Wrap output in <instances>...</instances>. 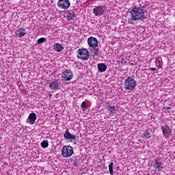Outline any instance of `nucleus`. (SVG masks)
I'll list each match as a JSON object with an SVG mask.
<instances>
[{
    "label": "nucleus",
    "mask_w": 175,
    "mask_h": 175,
    "mask_svg": "<svg viewBox=\"0 0 175 175\" xmlns=\"http://www.w3.org/2000/svg\"><path fill=\"white\" fill-rule=\"evenodd\" d=\"M129 13L130 14V21H144V20H147V16L144 14V10L142 7L135 5Z\"/></svg>",
    "instance_id": "1"
},
{
    "label": "nucleus",
    "mask_w": 175,
    "mask_h": 175,
    "mask_svg": "<svg viewBox=\"0 0 175 175\" xmlns=\"http://www.w3.org/2000/svg\"><path fill=\"white\" fill-rule=\"evenodd\" d=\"M137 85V83L136 80L133 79L131 77H128L127 79H125L124 83V91L131 92V91H133L136 88Z\"/></svg>",
    "instance_id": "2"
},
{
    "label": "nucleus",
    "mask_w": 175,
    "mask_h": 175,
    "mask_svg": "<svg viewBox=\"0 0 175 175\" xmlns=\"http://www.w3.org/2000/svg\"><path fill=\"white\" fill-rule=\"evenodd\" d=\"M74 153L73 147L70 146H64L62 148V155L63 158H70Z\"/></svg>",
    "instance_id": "3"
},
{
    "label": "nucleus",
    "mask_w": 175,
    "mask_h": 175,
    "mask_svg": "<svg viewBox=\"0 0 175 175\" xmlns=\"http://www.w3.org/2000/svg\"><path fill=\"white\" fill-rule=\"evenodd\" d=\"M77 58L83 59V61H87L90 56L91 55L90 51L85 49H79L77 50Z\"/></svg>",
    "instance_id": "4"
},
{
    "label": "nucleus",
    "mask_w": 175,
    "mask_h": 175,
    "mask_svg": "<svg viewBox=\"0 0 175 175\" xmlns=\"http://www.w3.org/2000/svg\"><path fill=\"white\" fill-rule=\"evenodd\" d=\"M163 165V163H162V160L159 159H156L152 161V166L156 172H161V170H163L164 167Z\"/></svg>",
    "instance_id": "5"
},
{
    "label": "nucleus",
    "mask_w": 175,
    "mask_h": 175,
    "mask_svg": "<svg viewBox=\"0 0 175 175\" xmlns=\"http://www.w3.org/2000/svg\"><path fill=\"white\" fill-rule=\"evenodd\" d=\"M73 79V72L70 69L64 70L62 74V80L64 81H70Z\"/></svg>",
    "instance_id": "6"
},
{
    "label": "nucleus",
    "mask_w": 175,
    "mask_h": 175,
    "mask_svg": "<svg viewBox=\"0 0 175 175\" xmlns=\"http://www.w3.org/2000/svg\"><path fill=\"white\" fill-rule=\"evenodd\" d=\"M105 12H106V7L102 5H98L93 10L94 14L99 17H100V16H103L105 14Z\"/></svg>",
    "instance_id": "7"
},
{
    "label": "nucleus",
    "mask_w": 175,
    "mask_h": 175,
    "mask_svg": "<svg viewBox=\"0 0 175 175\" xmlns=\"http://www.w3.org/2000/svg\"><path fill=\"white\" fill-rule=\"evenodd\" d=\"M57 6L60 9H64L66 10L70 8V1L69 0H58Z\"/></svg>",
    "instance_id": "8"
},
{
    "label": "nucleus",
    "mask_w": 175,
    "mask_h": 175,
    "mask_svg": "<svg viewBox=\"0 0 175 175\" xmlns=\"http://www.w3.org/2000/svg\"><path fill=\"white\" fill-rule=\"evenodd\" d=\"M163 131V135L166 139H170L172 136V129L168 125L161 126Z\"/></svg>",
    "instance_id": "9"
},
{
    "label": "nucleus",
    "mask_w": 175,
    "mask_h": 175,
    "mask_svg": "<svg viewBox=\"0 0 175 175\" xmlns=\"http://www.w3.org/2000/svg\"><path fill=\"white\" fill-rule=\"evenodd\" d=\"M49 88H51V90H53L54 91H58V90L61 88V82H59V79H56L51 82L49 83Z\"/></svg>",
    "instance_id": "10"
},
{
    "label": "nucleus",
    "mask_w": 175,
    "mask_h": 175,
    "mask_svg": "<svg viewBox=\"0 0 175 175\" xmlns=\"http://www.w3.org/2000/svg\"><path fill=\"white\" fill-rule=\"evenodd\" d=\"M64 137L66 140H70V142H75V140H76V135L70 133L69 129H66L64 134Z\"/></svg>",
    "instance_id": "11"
},
{
    "label": "nucleus",
    "mask_w": 175,
    "mask_h": 175,
    "mask_svg": "<svg viewBox=\"0 0 175 175\" xmlns=\"http://www.w3.org/2000/svg\"><path fill=\"white\" fill-rule=\"evenodd\" d=\"M88 43L90 46V47H98V44H99V43L98 42V39H96V38L95 37H90L88 39Z\"/></svg>",
    "instance_id": "12"
},
{
    "label": "nucleus",
    "mask_w": 175,
    "mask_h": 175,
    "mask_svg": "<svg viewBox=\"0 0 175 175\" xmlns=\"http://www.w3.org/2000/svg\"><path fill=\"white\" fill-rule=\"evenodd\" d=\"M36 121V113L33 112L29 115V117L27 118L26 122L27 124H29L30 125H33Z\"/></svg>",
    "instance_id": "13"
},
{
    "label": "nucleus",
    "mask_w": 175,
    "mask_h": 175,
    "mask_svg": "<svg viewBox=\"0 0 175 175\" xmlns=\"http://www.w3.org/2000/svg\"><path fill=\"white\" fill-rule=\"evenodd\" d=\"M15 33L18 38H23V36L27 35V30L24 27H21L15 31Z\"/></svg>",
    "instance_id": "14"
},
{
    "label": "nucleus",
    "mask_w": 175,
    "mask_h": 175,
    "mask_svg": "<svg viewBox=\"0 0 175 175\" xmlns=\"http://www.w3.org/2000/svg\"><path fill=\"white\" fill-rule=\"evenodd\" d=\"M97 68L100 73H103V72H106V69H107V66L104 63H99L97 64Z\"/></svg>",
    "instance_id": "15"
},
{
    "label": "nucleus",
    "mask_w": 175,
    "mask_h": 175,
    "mask_svg": "<svg viewBox=\"0 0 175 175\" xmlns=\"http://www.w3.org/2000/svg\"><path fill=\"white\" fill-rule=\"evenodd\" d=\"M107 110H108L110 114H116V113H117V107H116V106L114 105L113 106L107 105Z\"/></svg>",
    "instance_id": "16"
},
{
    "label": "nucleus",
    "mask_w": 175,
    "mask_h": 175,
    "mask_svg": "<svg viewBox=\"0 0 175 175\" xmlns=\"http://www.w3.org/2000/svg\"><path fill=\"white\" fill-rule=\"evenodd\" d=\"M90 51H92L93 57H99V55H102V52L99 50V48H93Z\"/></svg>",
    "instance_id": "17"
},
{
    "label": "nucleus",
    "mask_w": 175,
    "mask_h": 175,
    "mask_svg": "<svg viewBox=\"0 0 175 175\" xmlns=\"http://www.w3.org/2000/svg\"><path fill=\"white\" fill-rule=\"evenodd\" d=\"M53 50L57 51V53H61V51L64 50V47L62 46V44L57 43L53 46Z\"/></svg>",
    "instance_id": "18"
},
{
    "label": "nucleus",
    "mask_w": 175,
    "mask_h": 175,
    "mask_svg": "<svg viewBox=\"0 0 175 175\" xmlns=\"http://www.w3.org/2000/svg\"><path fill=\"white\" fill-rule=\"evenodd\" d=\"M113 166H114V163H113V162H111L108 165L110 175L114 174V171L113 170Z\"/></svg>",
    "instance_id": "19"
},
{
    "label": "nucleus",
    "mask_w": 175,
    "mask_h": 175,
    "mask_svg": "<svg viewBox=\"0 0 175 175\" xmlns=\"http://www.w3.org/2000/svg\"><path fill=\"white\" fill-rule=\"evenodd\" d=\"M68 18H69V20H75V17H76V14L75 12H71L69 13L67 15Z\"/></svg>",
    "instance_id": "20"
},
{
    "label": "nucleus",
    "mask_w": 175,
    "mask_h": 175,
    "mask_svg": "<svg viewBox=\"0 0 175 175\" xmlns=\"http://www.w3.org/2000/svg\"><path fill=\"white\" fill-rule=\"evenodd\" d=\"M144 136L146 139H151V133H150L148 130H147L144 132Z\"/></svg>",
    "instance_id": "21"
},
{
    "label": "nucleus",
    "mask_w": 175,
    "mask_h": 175,
    "mask_svg": "<svg viewBox=\"0 0 175 175\" xmlns=\"http://www.w3.org/2000/svg\"><path fill=\"white\" fill-rule=\"evenodd\" d=\"M41 147H42V148H47V147H49V141H47V140H44V141L41 143Z\"/></svg>",
    "instance_id": "22"
},
{
    "label": "nucleus",
    "mask_w": 175,
    "mask_h": 175,
    "mask_svg": "<svg viewBox=\"0 0 175 175\" xmlns=\"http://www.w3.org/2000/svg\"><path fill=\"white\" fill-rule=\"evenodd\" d=\"M119 61L121 64H122V65H125V64H126L127 59H126V57H124L121 56L120 57Z\"/></svg>",
    "instance_id": "23"
},
{
    "label": "nucleus",
    "mask_w": 175,
    "mask_h": 175,
    "mask_svg": "<svg viewBox=\"0 0 175 175\" xmlns=\"http://www.w3.org/2000/svg\"><path fill=\"white\" fill-rule=\"evenodd\" d=\"M46 38H40L37 41V44H40L42 43H44L46 42Z\"/></svg>",
    "instance_id": "24"
},
{
    "label": "nucleus",
    "mask_w": 175,
    "mask_h": 175,
    "mask_svg": "<svg viewBox=\"0 0 175 175\" xmlns=\"http://www.w3.org/2000/svg\"><path fill=\"white\" fill-rule=\"evenodd\" d=\"M81 107L83 109V111H85V110H87V105H85V101H83L81 105Z\"/></svg>",
    "instance_id": "25"
},
{
    "label": "nucleus",
    "mask_w": 175,
    "mask_h": 175,
    "mask_svg": "<svg viewBox=\"0 0 175 175\" xmlns=\"http://www.w3.org/2000/svg\"><path fill=\"white\" fill-rule=\"evenodd\" d=\"M74 166L75 167H77V166H79V163L77 162V160L74 161Z\"/></svg>",
    "instance_id": "26"
},
{
    "label": "nucleus",
    "mask_w": 175,
    "mask_h": 175,
    "mask_svg": "<svg viewBox=\"0 0 175 175\" xmlns=\"http://www.w3.org/2000/svg\"><path fill=\"white\" fill-rule=\"evenodd\" d=\"M161 68H162V64H161V62H159V64L157 66V69H159Z\"/></svg>",
    "instance_id": "27"
},
{
    "label": "nucleus",
    "mask_w": 175,
    "mask_h": 175,
    "mask_svg": "<svg viewBox=\"0 0 175 175\" xmlns=\"http://www.w3.org/2000/svg\"><path fill=\"white\" fill-rule=\"evenodd\" d=\"M165 109H167V110H170V109H172V107H171V105H170L168 107L166 106V107H165Z\"/></svg>",
    "instance_id": "28"
},
{
    "label": "nucleus",
    "mask_w": 175,
    "mask_h": 175,
    "mask_svg": "<svg viewBox=\"0 0 175 175\" xmlns=\"http://www.w3.org/2000/svg\"><path fill=\"white\" fill-rule=\"evenodd\" d=\"M151 70H152L153 72L155 71V70H158V68H150Z\"/></svg>",
    "instance_id": "29"
},
{
    "label": "nucleus",
    "mask_w": 175,
    "mask_h": 175,
    "mask_svg": "<svg viewBox=\"0 0 175 175\" xmlns=\"http://www.w3.org/2000/svg\"><path fill=\"white\" fill-rule=\"evenodd\" d=\"M144 9V6L142 7Z\"/></svg>",
    "instance_id": "30"
}]
</instances>
